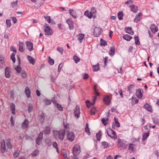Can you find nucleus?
Masks as SVG:
<instances>
[{"instance_id": "nucleus-17", "label": "nucleus", "mask_w": 159, "mask_h": 159, "mask_svg": "<svg viewBox=\"0 0 159 159\" xmlns=\"http://www.w3.org/2000/svg\"><path fill=\"white\" fill-rule=\"evenodd\" d=\"M78 39L80 43H81L82 40L84 38V35L82 34H80L77 35Z\"/></svg>"}, {"instance_id": "nucleus-60", "label": "nucleus", "mask_w": 159, "mask_h": 159, "mask_svg": "<svg viewBox=\"0 0 159 159\" xmlns=\"http://www.w3.org/2000/svg\"><path fill=\"white\" fill-rule=\"evenodd\" d=\"M6 23L7 25V27H10L11 25V20H6Z\"/></svg>"}, {"instance_id": "nucleus-52", "label": "nucleus", "mask_w": 159, "mask_h": 159, "mask_svg": "<svg viewBox=\"0 0 159 159\" xmlns=\"http://www.w3.org/2000/svg\"><path fill=\"white\" fill-rule=\"evenodd\" d=\"M10 109L11 110L15 111V106L14 104L11 103L10 104Z\"/></svg>"}, {"instance_id": "nucleus-38", "label": "nucleus", "mask_w": 159, "mask_h": 159, "mask_svg": "<svg viewBox=\"0 0 159 159\" xmlns=\"http://www.w3.org/2000/svg\"><path fill=\"white\" fill-rule=\"evenodd\" d=\"M112 135L111 138H112L114 139L116 138L117 136L116 134V132L112 129Z\"/></svg>"}, {"instance_id": "nucleus-10", "label": "nucleus", "mask_w": 159, "mask_h": 159, "mask_svg": "<svg viewBox=\"0 0 159 159\" xmlns=\"http://www.w3.org/2000/svg\"><path fill=\"white\" fill-rule=\"evenodd\" d=\"M29 122L27 119L25 120L21 124V128L22 129H26L29 127Z\"/></svg>"}, {"instance_id": "nucleus-12", "label": "nucleus", "mask_w": 159, "mask_h": 159, "mask_svg": "<svg viewBox=\"0 0 159 159\" xmlns=\"http://www.w3.org/2000/svg\"><path fill=\"white\" fill-rule=\"evenodd\" d=\"M66 22L68 25L69 29L71 30L73 29V21L70 19H69L66 20Z\"/></svg>"}, {"instance_id": "nucleus-24", "label": "nucleus", "mask_w": 159, "mask_h": 159, "mask_svg": "<svg viewBox=\"0 0 159 159\" xmlns=\"http://www.w3.org/2000/svg\"><path fill=\"white\" fill-rule=\"evenodd\" d=\"M39 119L41 123H42L44 119V115L43 114H42L40 115L39 116Z\"/></svg>"}, {"instance_id": "nucleus-5", "label": "nucleus", "mask_w": 159, "mask_h": 159, "mask_svg": "<svg viewBox=\"0 0 159 159\" xmlns=\"http://www.w3.org/2000/svg\"><path fill=\"white\" fill-rule=\"evenodd\" d=\"M102 32L101 29L99 27H96L94 30L93 34L94 36L96 37H98L101 34Z\"/></svg>"}, {"instance_id": "nucleus-58", "label": "nucleus", "mask_w": 159, "mask_h": 159, "mask_svg": "<svg viewBox=\"0 0 159 159\" xmlns=\"http://www.w3.org/2000/svg\"><path fill=\"white\" fill-rule=\"evenodd\" d=\"M102 144L105 148H106L108 146V143L107 142H102Z\"/></svg>"}, {"instance_id": "nucleus-3", "label": "nucleus", "mask_w": 159, "mask_h": 159, "mask_svg": "<svg viewBox=\"0 0 159 159\" xmlns=\"http://www.w3.org/2000/svg\"><path fill=\"white\" fill-rule=\"evenodd\" d=\"M44 26L46 27L44 30V32L45 33V34L47 35H51L52 34L53 32L52 30L50 28V27L47 24H45Z\"/></svg>"}, {"instance_id": "nucleus-62", "label": "nucleus", "mask_w": 159, "mask_h": 159, "mask_svg": "<svg viewBox=\"0 0 159 159\" xmlns=\"http://www.w3.org/2000/svg\"><path fill=\"white\" fill-rule=\"evenodd\" d=\"M149 135V133H144L143 136V139H146L148 138Z\"/></svg>"}, {"instance_id": "nucleus-23", "label": "nucleus", "mask_w": 159, "mask_h": 159, "mask_svg": "<svg viewBox=\"0 0 159 159\" xmlns=\"http://www.w3.org/2000/svg\"><path fill=\"white\" fill-rule=\"evenodd\" d=\"M123 38L125 40L127 41H130V39H131L132 38V37H131L130 35H129L127 34L123 36Z\"/></svg>"}, {"instance_id": "nucleus-4", "label": "nucleus", "mask_w": 159, "mask_h": 159, "mask_svg": "<svg viewBox=\"0 0 159 159\" xmlns=\"http://www.w3.org/2000/svg\"><path fill=\"white\" fill-rule=\"evenodd\" d=\"M80 152V146L79 145H75L73 148V155H78Z\"/></svg>"}, {"instance_id": "nucleus-30", "label": "nucleus", "mask_w": 159, "mask_h": 159, "mask_svg": "<svg viewBox=\"0 0 159 159\" xmlns=\"http://www.w3.org/2000/svg\"><path fill=\"white\" fill-rule=\"evenodd\" d=\"M93 71H97L99 70V64L98 63L97 65L93 66Z\"/></svg>"}, {"instance_id": "nucleus-44", "label": "nucleus", "mask_w": 159, "mask_h": 159, "mask_svg": "<svg viewBox=\"0 0 159 159\" xmlns=\"http://www.w3.org/2000/svg\"><path fill=\"white\" fill-rule=\"evenodd\" d=\"M134 144L132 143H130L129 144V149L132 151H134Z\"/></svg>"}, {"instance_id": "nucleus-61", "label": "nucleus", "mask_w": 159, "mask_h": 159, "mask_svg": "<svg viewBox=\"0 0 159 159\" xmlns=\"http://www.w3.org/2000/svg\"><path fill=\"white\" fill-rule=\"evenodd\" d=\"M89 13L87 11H85V12L84 15L85 16H87L89 18H92V16H91L90 15V16H89Z\"/></svg>"}, {"instance_id": "nucleus-59", "label": "nucleus", "mask_w": 159, "mask_h": 159, "mask_svg": "<svg viewBox=\"0 0 159 159\" xmlns=\"http://www.w3.org/2000/svg\"><path fill=\"white\" fill-rule=\"evenodd\" d=\"M90 114L92 115H94L95 112V108L94 107L92 108L90 111Z\"/></svg>"}, {"instance_id": "nucleus-55", "label": "nucleus", "mask_w": 159, "mask_h": 159, "mask_svg": "<svg viewBox=\"0 0 159 159\" xmlns=\"http://www.w3.org/2000/svg\"><path fill=\"white\" fill-rule=\"evenodd\" d=\"M134 86V85L131 84L128 87V91L129 93H131L132 91V87Z\"/></svg>"}, {"instance_id": "nucleus-14", "label": "nucleus", "mask_w": 159, "mask_h": 159, "mask_svg": "<svg viewBox=\"0 0 159 159\" xmlns=\"http://www.w3.org/2000/svg\"><path fill=\"white\" fill-rule=\"evenodd\" d=\"M126 32L131 35L134 34V32L132 30V28L131 27H127L125 29Z\"/></svg>"}, {"instance_id": "nucleus-29", "label": "nucleus", "mask_w": 159, "mask_h": 159, "mask_svg": "<svg viewBox=\"0 0 159 159\" xmlns=\"http://www.w3.org/2000/svg\"><path fill=\"white\" fill-rule=\"evenodd\" d=\"M118 19L119 20L123 19V12L122 11H120L118 13L117 15Z\"/></svg>"}, {"instance_id": "nucleus-49", "label": "nucleus", "mask_w": 159, "mask_h": 159, "mask_svg": "<svg viewBox=\"0 0 159 159\" xmlns=\"http://www.w3.org/2000/svg\"><path fill=\"white\" fill-rule=\"evenodd\" d=\"M39 152V151L38 150H36L34 151L31 154L32 156L34 157L36 156L38 154Z\"/></svg>"}, {"instance_id": "nucleus-63", "label": "nucleus", "mask_w": 159, "mask_h": 159, "mask_svg": "<svg viewBox=\"0 0 159 159\" xmlns=\"http://www.w3.org/2000/svg\"><path fill=\"white\" fill-rule=\"evenodd\" d=\"M19 152L18 151H16L14 153L13 156L15 158L17 157H18L19 155Z\"/></svg>"}, {"instance_id": "nucleus-39", "label": "nucleus", "mask_w": 159, "mask_h": 159, "mask_svg": "<svg viewBox=\"0 0 159 159\" xmlns=\"http://www.w3.org/2000/svg\"><path fill=\"white\" fill-rule=\"evenodd\" d=\"M134 39L135 40V44L136 45H138L140 44V42L139 41L138 37V36H135Z\"/></svg>"}, {"instance_id": "nucleus-48", "label": "nucleus", "mask_w": 159, "mask_h": 159, "mask_svg": "<svg viewBox=\"0 0 159 159\" xmlns=\"http://www.w3.org/2000/svg\"><path fill=\"white\" fill-rule=\"evenodd\" d=\"M140 17L138 16V15H137L136 16L134 20V21L136 23L138 22L140 20Z\"/></svg>"}, {"instance_id": "nucleus-19", "label": "nucleus", "mask_w": 159, "mask_h": 159, "mask_svg": "<svg viewBox=\"0 0 159 159\" xmlns=\"http://www.w3.org/2000/svg\"><path fill=\"white\" fill-rule=\"evenodd\" d=\"M25 92L28 98L30 97V91L28 87H26L25 89Z\"/></svg>"}, {"instance_id": "nucleus-64", "label": "nucleus", "mask_w": 159, "mask_h": 159, "mask_svg": "<svg viewBox=\"0 0 159 159\" xmlns=\"http://www.w3.org/2000/svg\"><path fill=\"white\" fill-rule=\"evenodd\" d=\"M89 77V75L87 73H84L83 75V78L84 79H87Z\"/></svg>"}, {"instance_id": "nucleus-47", "label": "nucleus", "mask_w": 159, "mask_h": 159, "mask_svg": "<svg viewBox=\"0 0 159 159\" xmlns=\"http://www.w3.org/2000/svg\"><path fill=\"white\" fill-rule=\"evenodd\" d=\"M15 69L17 73H20L21 71V68L19 66H18L15 68Z\"/></svg>"}, {"instance_id": "nucleus-15", "label": "nucleus", "mask_w": 159, "mask_h": 159, "mask_svg": "<svg viewBox=\"0 0 159 159\" xmlns=\"http://www.w3.org/2000/svg\"><path fill=\"white\" fill-rule=\"evenodd\" d=\"M129 7L131 8V10L134 13H136L138 10V7L134 5H131Z\"/></svg>"}, {"instance_id": "nucleus-33", "label": "nucleus", "mask_w": 159, "mask_h": 159, "mask_svg": "<svg viewBox=\"0 0 159 159\" xmlns=\"http://www.w3.org/2000/svg\"><path fill=\"white\" fill-rule=\"evenodd\" d=\"M114 119L115 121V124L116 125V126L118 128H119L120 126V124L118 122V119L116 117H114Z\"/></svg>"}, {"instance_id": "nucleus-42", "label": "nucleus", "mask_w": 159, "mask_h": 159, "mask_svg": "<svg viewBox=\"0 0 159 159\" xmlns=\"http://www.w3.org/2000/svg\"><path fill=\"white\" fill-rule=\"evenodd\" d=\"M55 106L57 107L59 111H62L63 110V108L62 107L61 105H60L58 103H56Z\"/></svg>"}, {"instance_id": "nucleus-18", "label": "nucleus", "mask_w": 159, "mask_h": 159, "mask_svg": "<svg viewBox=\"0 0 159 159\" xmlns=\"http://www.w3.org/2000/svg\"><path fill=\"white\" fill-rule=\"evenodd\" d=\"M27 58L28 61H29V62L30 64H31L32 65L34 64L35 61L34 58L30 56H27Z\"/></svg>"}, {"instance_id": "nucleus-21", "label": "nucleus", "mask_w": 159, "mask_h": 159, "mask_svg": "<svg viewBox=\"0 0 159 159\" xmlns=\"http://www.w3.org/2000/svg\"><path fill=\"white\" fill-rule=\"evenodd\" d=\"M150 29L154 33H155L157 31V28L154 25H152L150 27Z\"/></svg>"}, {"instance_id": "nucleus-2", "label": "nucleus", "mask_w": 159, "mask_h": 159, "mask_svg": "<svg viewBox=\"0 0 159 159\" xmlns=\"http://www.w3.org/2000/svg\"><path fill=\"white\" fill-rule=\"evenodd\" d=\"M118 143L121 149L126 148L127 145V142L126 141L122 139H119L118 140Z\"/></svg>"}, {"instance_id": "nucleus-28", "label": "nucleus", "mask_w": 159, "mask_h": 159, "mask_svg": "<svg viewBox=\"0 0 159 159\" xmlns=\"http://www.w3.org/2000/svg\"><path fill=\"white\" fill-rule=\"evenodd\" d=\"M43 133L46 134H48L50 132V129L48 127H46L43 131Z\"/></svg>"}, {"instance_id": "nucleus-11", "label": "nucleus", "mask_w": 159, "mask_h": 159, "mask_svg": "<svg viewBox=\"0 0 159 159\" xmlns=\"http://www.w3.org/2000/svg\"><path fill=\"white\" fill-rule=\"evenodd\" d=\"M1 152L2 153H4L6 151L5 142L4 140L1 143Z\"/></svg>"}, {"instance_id": "nucleus-25", "label": "nucleus", "mask_w": 159, "mask_h": 159, "mask_svg": "<svg viewBox=\"0 0 159 159\" xmlns=\"http://www.w3.org/2000/svg\"><path fill=\"white\" fill-rule=\"evenodd\" d=\"M103 100L105 103L107 104V105H108L111 101L109 96H107L104 97L103 98Z\"/></svg>"}, {"instance_id": "nucleus-34", "label": "nucleus", "mask_w": 159, "mask_h": 159, "mask_svg": "<svg viewBox=\"0 0 159 159\" xmlns=\"http://www.w3.org/2000/svg\"><path fill=\"white\" fill-rule=\"evenodd\" d=\"M86 127L85 128V131L89 135H90V132L89 131V128L88 124L87 123L86 125Z\"/></svg>"}, {"instance_id": "nucleus-56", "label": "nucleus", "mask_w": 159, "mask_h": 159, "mask_svg": "<svg viewBox=\"0 0 159 159\" xmlns=\"http://www.w3.org/2000/svg\"><path fill=\"white\" fill-rule=\"evenodd\" d=\"M153 122L155 124H158L159 122L158 119L157 118H154L152 119Z\"/></svg>"}, {"instance_id": "nucleus-27", "label": "nucleus", "mask_w": 159, "mask_h": 159, "mask_svg": "<svg viewBox=\"0 0 159 159\" xmlns=\"http://www.w3.org/2000/svg\"><path fill=\"white\" fill-rule=\"evenodd\" d=\"M144 107L148 111H151L152 109L151 107L148 104L146 103L145 104L144 106Z\"/></svg>"}, {"instance_id": "nucleus-37", "label": "nucleus", "mask_w": 159, "mask_h": 159, "mask_svg": "<svg viewBox=\"0 0 159 159\" xmlns=\"http://www.w3.org/2000/svg\"><path fill=\"white\" fill-rule=\"evenodd\" d=\"M107 132L108 136L111 138L112 133V129L109 128L107 129Z\"/></svg>"}, {"instance_id": "nucleus-13", "label": "nucleus", "mask_w": 159, "mask_h": 159, "mask_svg": "<svg viewBox=\"0 0 159 159\" xmlns=\"http://www.w3.org/2000/svg\"><path fill=\"white\" fill-rule=\"evenodd\" d=\"M9 67H7L5 68V75L6 78H9L11 76Z\"/></svg>"}, {"instance_id": "nucleus-35", "label": "nucleus", "mask_w": 159, "mask_h": 159, "mask_svg": "<svg viewBox=\"0 0 159 159\" xmlns=\"http://www.w3.org/2000/svg\"><path fill=\"white\" fill-rule=\"evenodd\" d=\"M33 107L32 104H29L28 106V110L29 112H31L33 110Z\"/></svg>"}, {"instance_id": "nucleus-26", "label": "nucleus", "mask_w": 159, "mask_h": 159, "mask_svg": "<svg viewBox=\"0 0 159 159\" xmlns=\"http://www.w3.org/2000/svg\"><path fill=\"white\" fill-rule=\"evenodd\" d=\"M115 49L113 47H111L109 51V54L111 56H113L115 53Z\"/></svg>"}, {"instance_id": "nucleus-6", "label": "nucleus", "mask_w": 159, "mask_h": 159, "mask_svg": "<svg viewBox=\"0 0 159 159\" xmlns=\"http://www.w3.org/2000/svg\"><path fill=\"white\" fill-rule=\"evenodd\" d=\"M74 113L75 117L77 118H78L80 117V107L79 106H76L74 110Z\"/></svg>"}, {"instance_id": "nucleus-8", "label": "nucleus", "mask_w": 159, "mask_h": 159, "mask_svg": "<svg viewBox=\"0 0 159 159\" xmlns=\"http://www.w3.org/2000/svg\"><path fill=\"white\" fill-rule=\"evenodd\" d=\"M143 90L141 89H137L136 90V95L137 97L141 99L143 97V94L142 92H143Z\"/></svg>"}, {"instance_id": "nucleus-36", "label": "nucleus", "mask_w": 159, "mask_h": 159, "mask_svg": "<svg viewBox=\"0 0 159 159\" xmlns=\"http://www.w3.org/2000/svg\"><path fill=\"white\" fill-rule=\"evenodd\" d=\"M73 59L76 63L80 61V58L76 56H73Z\"/></svg>"}, {"instance_id": "nucleus-20", "label": "nucleus", "mask_w": 159, "mask_h": 159, "mask_svg": "<svg viewBox=\"0 0 159 159\" xmlns=\"http://www.w3.org/2000/svg\"><path fill=\"white\" fill-rule=\"evenodd\" d=\"M19 51L21 52H23L24 51V49L23 48L24 43H23L20 42L19 44Z\"/></svg>"}, {"instance_id": "nucleus-40", "label": "nucleus", "mask_w": 159, "mask_h": 159, "mask_svg": "<svg viewBox=\"0 0 159 159\" xmlns=\"http://www.w3.org/2000/svg\"><path fill=\"white\" fill-rule=\"evenodd\" d=\"M43 101L45 103L46 105H49L51 104V102L50 100L48 99H44Z\"/></svg>"}, {"instance_id": "nucleus-32", "label": "nucleus", "mask_w": 159, "mask_h": 159, "mask_svg": "<svg viewBox=\"0 0 159 159\" xmlns=\"http://www.w3.org/2000/svg\"><path fill=\"white\" fill-rule=\"evenodd\" d=\"M107 45V42L102 39H101L100 45L101 46H105Z\"/></svg>"}, {"instance_id": "nucleus-9", "label": "nucleus", "mask_w": 159, "mask_h": 159, "mask_svg": "<svg viewBox=\"0 0 159 159\" xmlns=\"http://www.w3.org/2000/svg\"><path fill=\"white\" fill-rule=\"evenodd\" d=\"M25 43L28 49L30 51H31L33 50V43L31 42L27 41Z\"/></svg>"}, {"instance_id": "nucleus-54", "label": "nucleus", "mask_w": 159, "mask_h": 159, "mask_svg": "<svg viewBox=\"0 0 159 159\" xmlns=\"http://www.w3.org/2000/svg\"><path fill=\"white\" fill-rule=\"evenodd\" d=\"M57 50L61 54L63 53V49L62 48L60 47H57Z\"/></svg>"}, {"instance_id": "nucleus-45", "label": "nucleus", "mask_w": 159, "mask_h": 159, "mask_svg": "<svg viewBox=\"0 0 159 159\" xmlns=\"http://www.w3.org/2000/svg\"><path fill=\"white\" fill-rule=\"evenodd\" d=\"M96 138L97 140L98 141H99L100 140V137L101 136V133L100 131H99V132L96 134Z\"/></svg>"}, {"instance_id": "nucleus-51", "label": "nucleus", "mask_w": 159, "mask_h": 159, "mask_svg": "<svg viewBox=\"0 0 159 159\" xmlns=\"http://www.w3.org/2000/svg\"><path fill=\"white\" fill-rule=\"evenodd\" d=\"M21 75L22 77L25 78L27 76V74L25 71L24 70H22L21 73Z\"/></svg>"}, {"instance_id": "nucleus-43", "label": "nucleus", "mask_w": 159, "mask_h": 159, "mask_svg": "<svg viewBox=\"0 0 159 159\" xmlns=\"http://www.w3.org/2000/svg\"><path fill=\"white\" fill-rule=\"evenodd\" d=\"M43 17L46 21L48 23H50L51 19L50 16H43Z\"/></svg>"}, {"instance_id": "nucleus-1", "label": "nucleus", "mask_w": 159, "mask_h": 159, "mask_svg": "<svg viewBox=\"0 0 159 159\" xmlns=\"http://www.w3.org/2000/svg\"><path fill=\"white\" fill-rule=\"evenodd\" d=\"M53 134L56 139H58L62 141L64 138L65 131L63 129H61L59 131H55L53 132Z\"/></svg>"}, {"instance_id": "nucleus-50", "label": "nucleus", "mask_w": 159, "mask_h": 159, "mask_svg": "<svg viewBox=\"0 0 159 159\" xmlns=\"http://www.w3.org/2000/svg\"><path fill=\"white\" fill-rule=\"evenodd\" d=\"M48 58V62L51 65H53L54 63V60L52 59L50 57H49Z\"/></svg>"}, {"instance_id": "nucleus-46", "label": "nucleus", "mask_w": 159, "mask_h": 159, "mask_svg": "<svg viewBox=\"0 0 159 159\" xmlns=\"http://www.w3.org/2000/svg\"><path fill=\"white\" fill-rule=\"evenodd\" d=\"M139 100L136 98H134L133 96L132 97V102L133 103H137L138 102Z\"/></svg>"}, {"instance_id": "nucleus-57", "label": "nucleus", "mask_w": 159, "mask_h": 159, "mask_svg": "<svg viewBox=\"0 0 159 159\" xmlns=\"http://www.w3.org/2000/svg\"><path fill=\"white\" fill-rule=\"evenodd\" d=\"M42 139L37 138L36 139V143L38 145H39L42 141Z\"/></svg>"}, {"instance_id": "nucleus-41", "label": "nucleus", "mask_w": 159, "mask_h": 159, "mask_svg": "<svg viewBox=\"0 0 159 159\" xmlns=\"http://www.w3.org/2000/svg\"><path fill=\"white\" fill-rule=\"evenodd\" d=\"M96 11V10L95 9L94 7H92L91 9V11L90 12V15L92 16L94 14Z\"/></svg>"}, {"instance_id": "nucleus-53", "label": "nucleus", "mask_w": 159, "mask_h": 159, "mask_svg": "<svg viewBox=\"0 0 159 159\" xmlns=\"http://www.w3.org/2000/svg\"><path fill=\"white\" fill-rule=\"evenodd\" d=\"M17 1H18V0H17L16 2H13L11 3V6L12 7H15L17 6Z\"/></svg>"}, {"instance_id": "nucleus-16", "label": "nucleus", "mask_w": 159, "mask_h": 159, "mask_svg": "<svg viewBox=\"0 0 159 159\" xmlns=\"http://www.w3.org/2000/svg\"><path fill=\"white\" fill-rule=\"evenodd\" d=\"M70 14L74 18H76L77 16L76 15V13L75 12L74 10L72 9H70L69 10Z\"/></svg>"}, {"instance_id": "nucleus-22", "label": "nucleus", "mask_w": 159, "mask_h": 159, "mask_svg": "<svg viewBox=\"0 0 159 159\" xmlns=\"http://www.w3.org/2000/svg\"><path fill=\"white\" fill-rule=\"evenodd\" d=\"M6 145L8 148L11 149L12 148V145L10 142V139H8L6 141Z\"/></svg>"}, {"instance_id": "nucleus-31", "label": "nucleus", "mask_w": 159, "mask_h": 159, "mask_svg": "<svg viewBox=\"0 0 159 159\" xmlns=\"http://www.w3.org/2000/svg\"><path fill=\"white\" fill-rule=\"evenodd\" d=\"M108 118L107 117L106 118H103L102 119V124L104 125H107V122L108 120Z\"/></svg>"}, {"instance_id": "nucleus-7", "label": "nucleus", "mask_w": 159, "mask_h": 159, "mask_svg": "<svg viewBox=\"0 0 159 159\" xmlns=\"http://www.w3.org/2000/svg\"><path fill=\"white\" fill-rule=\"evenodd\" d=\"M67 139L70 142L73 141L75 139L74 134L72 132H69L67 135Z\"/></svg>"}]
</instances>
